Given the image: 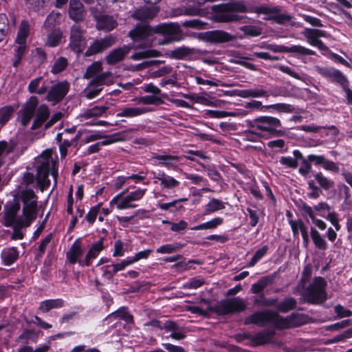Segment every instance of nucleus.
I'll list each match as a JSON object with an SVG mask.
<instances>
[{"label": "nucleus", "instance_id": "40", "mask_svg": "<svg viewBox=\"0 0 352 352\" xmlns=\"http://www.w3.org/2000/svg\"><path fill=\"white\" fill-rule=\"evenodd\" d=\"M109 109V107L106 105L98 106L96 105L90 109H86L82 114L81 118L89 119L94 117H100L103 116Z\"/></svg>", "mask_w": 352, "mask_h": 352}, {"label": "nucleus", "instance_id": "28", "mask_svg": "<svg viewBox=\"0 0 352 352\" xmlns=\"http://www.w3.org/2000/svg\"><path fill=\"white\" fill-rule=\"evenodd\" d=\"M188 200L186 197L174 199L172 201L167 203H158L157 207L162 210H168L171 213H176L185 210V208L182 204V202H186Z\"/></svg>", "mask_w": 352, "mask_h": 352}, {"label": "nucleus", "instance_id": "62", "mask_svg": "<svg viewBox=\"0 0 352 352\" xmlns=\"http://www.w3.org/2000/svg\"><path fill=\"white\" fill-rule=\"evenodd\" d=\"M206 23L202 21L194 19L190 20H186L182 22V25L187 28H193L197 30H202L205 28Z\"/></svg>", "mask_w": 352, "mask_h": 352}, {"label": "nucleus", "instance_id": "23", "mask_svg": "<svg viewBox=\"0 0 352 352\" xmlns=\"http://www.w3.org/2000/svg\"><path fill=\"white\" fill-rule=\"evenodd\" d=\"M122 140L123 139L120 138V134L119 133L109 135V136L107 137V140L98 142L88 146L86 151L85 152V155H89L98 153L101 149V146H107L122 141Z\"/></svg>", "mask_w": 352, "mask_h": 352}, {"label": "nucleus", "instance_id": "54", "mask_svg": "<svg viewBox=\"0 0 352 352\" xmlns=\"http://www.w3.org/2000/svg\"><path fill=\"white\" fill-rule=\"evenodd\" d=\"M288 53H295L302 56L316 55V52L300 45H293L289 47Z\"/></svg>", "mask_w": 352, "mask_h": 352}, {"label": "nucleus", "instance_id": "10", "mask_svg": "<svg viewBox=\"0 0 352 352\" xmlns=\"http://www.w3.org/2000/svg\"><path fill=\"white\" fill-rule=\"evenodd\" d=\"M39 101L36 96H32L22 106L19 112L21 124L23 126H27L33 118Z\"/></svg>", "mask_w": 352, "mask_h": 352}, {"label": "nucleus", "instance_id": "13", "mask_svg": "<svg viewBox=\"0 0 352 352\" xmlns=\"http://www.w3.org/2000/svg\"><path fill=\"white\" fill-rule=\"evenodd\" d=\"M85 250L82 248V241L78 238L74 241L69 250L66 252V258L72 265L78 263L80 267H86L84 263V259L81 258Z\"/></svg>", "mask_w": 352, "mask_h": 352}, {"label": "nucleus", "instance_id": "22", "mask_svg": "<svg viewBox=\"0 0 352 352\" xmlns=\"http://www.w3.org/2000/svg\"><path fill=\"white\" fill-rule=\"evenodd\" d=\"M318 72L323 77L330 79L333 82L340 84V86L347 80L342 72L333 67H320L318 68Z\"/></svg>", "mask_w": 352, "mask_h": 352}, {"label": "nucleus", "instance_id": "15", "mask_svg": "<svg viewBox=\"0 0 352 352\" xmlns=\"http://www.w3.org/2000/svg\"><path fill=\"white\" fill-rule=\"evenodd\" d=\"M160 11L157 6H143L135 9L131 14V17L142 22H146L154 19Z\"/></svg>", "mask_w": 352, "mask_h": 352}, {"label": "nucleus", "instance_id": "33", "mask_svg": "<svg viewBox=\"0 0 352 352\" xmlns=\"http://www.w3.org/2000/svg\"><path fill=\"white\" fill-rule=\"evenodd\" d=\"M63 32L60 28H54L52 31L47 35L45 43V46L49 47H56L61 43L63 38Z\"/></svg>", "mask_w": 352, "mask_h": 352}, {"label": "nucleus", "instance_id": "34", "mask_svg": "<svg viewBox=\"0 0 352 352\" xmlns=\"http://www.w3.org/2000/svg\"><path fill=\"white\" fill-rule=\"evenodd\" d=\"M19 257V252L16 247H12L2 252L3 263L6 266H10L15 263Z\"/></svg>", "mask_w": 352, "mask_h": 352}, {"label": "nucleus", "instance_id": "49", "mask_svg": "<svg viewBox=\"0 0 352 352\" xmlns=\"http://www.w3.org/2000/svg\"><path fill=\"white\" fill-rule=\"evenodd\" d=\"M102 69V63L100 61H95L89 65L84 74V78L90 79L94 78Z\"/></svg>", "mask_w": 352, "mask_h": 352}, {"label": "nucleus", "instance_id": "61", "mask_svg": "<svg viewBox=\"0 0 352 352\" xmlns=\"http://www.w3.org/2000/svg\"><path fill=\"white\" fill-rule=\"evenodd\" d=\"M50 0H25V3L30 10L38 12L43 8Z\"/></svg>", "mask_w": 352, "mask_h": 352}, {"label": "nucleus", "instance_id": "44", "mask_svg": "<svg viewBox=\"0 0 352 352\" xmlns=\"http://www.w3.org/2000/svg\"><path fill=\"white\" fill-rule=\"evenodd\" d=\"M239 96L243 98L267 97L268 92L263 89H249L239 91Z\"/></svg>", "mask_w": 352, "mask_h": 352}, {"label": "nucleus", "instance_id": "58", "mask_svg": "<svg viewBox=\"0 0 352 352\" xmlns=\"http://www.w3.org/2000/svg\"><path fill=\"white\" fill-rule=\"evenodd\" d=\"M190 264L201 265L203 261L198 259H190L187 262L182 261L175 263L172 267L179 269L180 272H185L191 268Z\"/></svg>", "mask_w": 352, "mask_h": 352}, {"label": "nucleus", "instance_id": "57", "mask_svg": "<svg viewBox=\"0 0 352 352\" xmlns=\"http://www.w3.org/2000/svg\"><path fill=\"white\" fill-rule=\"evenodd\" d=\"M269 248L267 245H263L261 248L258 249L251 260L248 263L249 267L254 266L260 260H261L267 253Z\"/></svg>", "mask_w": 352, "mask_h": 352}, {"label": "nucleus", "instance_id": "37", "mask_svg": "<svg viewBox=\"0 0 352 352\" xmlns=\"http://www.w3.org/2000/svg\"><path fill=\"white\" fill-rule=\"evenodd\" d=\"M313 176L322 190L327 191L335 186L334 181L324 176L322 172H314Z\"/></svg>", "mask_w": 352, "mask_h": 352}, {"label": "nucleus", "instance_id": "24", "mask_svg": "<svg viewBox=\"0 0 352 352\" xmlns=\"http://www.w3.org/2000/svg\"><path fill=\"white\" fill-rule=\"evenodd\" d=\"M264 8H268L270 10H272V12H268L266 14L269 15L267 16H265L263 18L265 21H273L276 22L278 24L283 25L286 23L289 22L292 17L290 14H281L280 8L279 6H275V7H269L267 6H263Z\"/></svg>", "mask_w": 352, "mask_h": 352}, {"label": "nucleus", "instance_id": "59", "mask_svg": "<svg viewBox=\"0 0 352 352\" xmlns=\"http://www.w3.org/2000/svg\"><path fill=\"white\" fill-rule=\"evenodd\" d=\"M277 302V298H267L265 296V294L262 293L259 298H256L254 300V304L255 305H261L264 307H271L274 306L276 307V304Z\"/></svg>", "mask_w": 352, "mask_h": 352}, {"label": "nucleus", "instance_id": "39", "mask_svg": "<svg viewBox=\"0 0 352 352\" xmlns=\"http://www.w3.org/2000/svg\"><path fill=\"white\" fill-rule=\"evenodd\" d=\"M226 208L225 203L216 198H212L205 206L204 215H209L212 213L223 210Z\"/></svg>", "mask_w": 352, "mask_h": 352}, {"label": "nucleus", "instance_id": "53", "mask_svg": "<svg viewBox=\"0 0 352 352\" xmlns=\"http://www.w3.org/2000/svg\"><path fill=\"white\" fill-rule=\"evenodd\" d=\"M135 100L144 104H161L163 103L162 98L154 95L138 97Z\"/></svg>", "mask_w": 352, "mask_h": 352}, {"label": "nucleus", "instance_id": "21", "mask_svg": "<svg viewBox=\"0 0 352 352\" xmlns=\"http://www.w3.org/2000/svg\"><path fill=\"white\" fill-rule=\"evenodd\" d=\"M153 178L160 182V185L163 189L167 190H175L180 185V182L178 180L163 171H159L158 173L153 172Z\"/></svg>", "mask_w": 352, "mask_h": 352}, {"label": "nucleus", "instance_id": "35", "mask_svg": "<svg viewBox=\"0 0 352 352\" xmlns=\"http://www.w3.org/2000/svg\"><path fill=\"white\" fill-rule=\"evenodd\" d=\"M193 53V50L187 46H182L170 51L169 58L175 60H184Z\"/></svg>", "mask_w": 352, "mask_h": 352}, {"label": "nucleus", "instance_id": "4", "mask_svg": "<svg viewBox=\"0 0 352 352\" xmlns=\"http://www.w3.org/2000/svg\"><path fill=\"white\" fill-rule=\"evenodd\" d=\"M246 307L244 300L238 296L223 299L213 306L209 305L206 309L198 306H188L186 310L192 314L204 317H208L210 313H214L217 316H223L243 312Z\"/></svg>", "mask_w": 352, "mask_h": 352}, {"label": "nucleus", "instance_id": "48", "mask_svg": "<svg viewBox=\"0 0 352 352\" xmlns=\"http://www.w3.org/2000/svg\"><path fill=\"white\" fill-rule=\"evenodd\" d=\"M184 246L185 244L180 243L165 244L157 248L156 252L159 254H172Z\"/></svg>", "mask_w": 352, "mask_h": 352}, {"label": "nucleus", "instance_id": "30", "mask_svg": "<svg viewBox=\"0 0 352 352\" xmlns=\"http://www.w3.org/2000/svg\"><path fill=\"white\" fill-rule=\"evenodd\" d=\"M65 301L62 298L47 299L40 302L38 310L43 314L54 309H60L65 306Z\"/></svg>", "mask_w": 352, "mask_h": 352}, {"label": "nucleus", "instance_id": "17", "mask_svg": "<svg viewBox=\"0 0 352 352\" xmlns=\"http://www.w3.org/2000/svg\"><path fill=\"white\" fill-rule=\"evenodd\" d=\"M154 27L149 25L138 24L133 29L129 31L128 36L134 42L147 39L154 34Z\"/></svg>", "mask_w": 352, "mask_h": 352}, {"label": "nucleus", "instance_id": "2", "mask_svg": "<svg viewBox=\"0 0 352 352\" xmlns=\"http://www.w3.org/2000/svg\"><path fill=\"white\" fill-rule=\"evenodd\" d=\"M249 128L246 133L256 138H280L287 135L280 120L270 116H260L252 120H245Z\"/></svg>", "mask_w": 352, "mask_h": 352}, {"label": "nucleus", "instance_id": "42", "mask_svg": "<svg viewBox=\"0 0 352 352\" xmlns=\"http://www.w3.org/2000/svg\"><path fill=\"white\" fill-rule=\"evenodd\" d=\"M310 236L315 247L320 250H326L328 248V244L324 239L320 235L319 232L314 228L311 227Z\"/></svg>", "mask_w": 352, "mask_h": 352}, {"label": "nucleus", "instance_id": "64", "mask_svg": "<svg viewBox=\"0 0 352 352\" xmlns=\"http://www.w3.org/2000/svg\"><path fill=\"white\" fill-rule=\"evenodd\" d=\"M205 284L204 278H192L188 282L184 283L181 287L182 289H198Z\"/></svg>", "mask_w": 352, "mask_h": 352}, {"label": "nucleus", "instance_id": "29", "mask_svg": "<svg viewBox=\"0 0 352 352\" xmlns=\"http://www.w3.org/2000/svg\"><path fill=\"white\" fill-rule=\"evenodd\" d=\"M276 276V273L261 277L256 283L252 285L251 292L255 294H261L264 289L272 285Z\"/></svg>", "mask_w": 352, "mask_h": 352}, {"label": "nucleus", "instance_id": "12", "mask_svg": "<svg viewBox=\"0 0 352 352\" xmlns=\"http://www.w3.org/2000/svg\"><path fill=\"white\" fill-rule=\"evenodd\" d=\"M198 38L208 43L218 44L229 42L234 37L227 32L216 30L199 33Z\"/></svg>", "mask_w": 352, "mask_h": 352}, {"label": "nucleus", "instance_id": "8", "mask_svg": "<svg viewBox=\"0 0 352 352\" xmlns=\"http://www.w3.org/2000/svg\"><path fill=\"white\" fill-rule=\"evenodd\" d=\"M85 33V30L79 24H74L70 28L69 47L77 54L82 53L86 47Z\"/></svg>", "mask_w": 352, "mask_h": 352}, {"label": "nucleus", "instance_id": "47", "mask_svg": "<svg viewBox=\"0 0 352 352\" xmlns=\"http://www.w3.org/2000/svg\"><path fill=\"white\" fill-rule=\"evenodd\" d=\"M53 239V233H49L45 237L41 240L36 250L34 256L35 260H40L45 253L47 246L50 243Z\"/></svg>", "mask_w": 352, "mask_h": 352}, {"label": "nucleus", "instance_id": "11", "mask_svg": "<svg viewBox=\"0 0 352 352\" xmlns=\"http://www.w3.org/2000/svg\"><path fill=\"white\" fill-rule=\"evenodd\" d=\"M70 85L67 80L58 82L52 86L46 96V100L56 104L60 102L69 91Z\"/></svg>", "mask_w": 352, "mask_h": 352}, {"label": "nucleus", "instance_id": "51", "mask_svg": "<svg viewBox=\"0 0 352 352\" xmlns=\"http://www.w3.org/2000/svg\"><path fill=\"white\" fill-rule=\"evenodd\" d=\"M312 266L311 264H307L304 267L298 283V287H300L302 289L305 288L306 284L310 280L312 275Z\"/></svg>", "mask_w": 352, "mask_h": 352}, {"label": "nucleus", "instance_id": "20", "mask_svg": "<svg viewBox=\"0 0 352 352\" xmlns=\"http://www.w3.org/2000/svg\"><path fill=\"white\" fill-rule=\"evenodd\" d=\"M35 118L32 124L31 129L36 130L47 122L50 116V109L45 104H41L35 111Z\"/></svg>", "mask_w": 352, "mask_h": 352}, {"label": "nucleus", "instance_id": "32", "mask_svg": "<svg viewBox=\"0 0 352 352\" xmlns=\"http://www.w3.org/2000/svg\"><path fill=\"white\" fill-rule=\"evenodd\" d=\"M30 30L29 22L26 20H23L19 25L14 43L16 44H27V38L30 34Z\"/></svg>", "mask_w": 352, "mask_h": 352}, {"label": "nucleus", "instance_id": "16", "mask_svg": "<svg viewBox=\"0 0 352 352\" xmlns=\"http://www.w3.org/2000/svg\"><path fill=\"white\" fill-rule=\"evenodd\" d=\"M96 28L99 31L111 32L118 26V22L111 15L99 13L94 16Z\"/></svg>", "mask_w": 352, "mask_h": 352}, {"label": "nucleus", "instance_id": "7", "mask_svg": "<svg viewBox=\"0 0 352 352\" xmlns=\"http://www.w3.org/2000/svg\"><path fill=\"white\" fill-rule=\"evenodd\" d=\"M147 189L138 188L135 190L126 195L122 200L119 199L122 193H118L114 196L110 201V206L116 205L118 210H124L128 208H134L137 207L136 204H132L133 201H137L142 199L144 196Z\"/></svg>", "mask_w": 352, "mask_h": 352}, {"label": "nucleus", "instance_id": "38", "mask_svg": "<svg viewBox=\"0 0 352 352\" xmlns=\"http://www.w3.org/2000/svg\"><path fill=\"white\" fill-rule=\"evenodd\" d=\"M19 104L6 105L0 108V124L5 125L12 117Z\"/></svg>", "mask_w": 352, "mask_h": 352}, {"label": "nucleus", "instance_id": "46", "mask_svg": "<svg viewBox=\"0 0 352 352\" xmlns=\"http://www.w3.org/2000/svg\"><path fill=\"white\" fill-rule=\"evenodd\" d=\"M223 221L224 220L222 217H217L208 221L195 226L192 228V230H201L207 229H214L217 228L219 226L222 225L223 223Z\"/></svg>", "mask_w": 352, "mask_h": 352}, {"label": "nucleus", "instance_id": "52", "mask_svg": "<svg viewBox=\"0 0 352 352\" xmlns=\"http://www.w3.org/2000/svg\"><path fill=\"white\" fill-rule=\"evenodd\" d=\"M239 30L244 33L245 36L250 37L258 36L262 33L261 28L252 25L241 26Z\"/></svg>", "mask_w": 352, "mask_h": 352}, {"label": "nucleus", "instance_id": "6", "mask_svg": "<svg viewBox=\"0 0 352 352\" xmlns=\"http://www.w3.org/2000/svg\"><path fill=\"white\" fill-rule=\"evenodd\" d=\"M153 27L154 34H162L164 36L162 42L164 44L183 39L182 31L178 23H162Z\"/></svg>", "mask_w": 352, "mask_h": 352}, {"label": "nucleus", "instance_id": "25", "mask_svg": "<svg viewBox=\"0 0 352 352\" xmlns=\"http://www.w3.org/2000/svg\"><path fill=\"white\" fill-rule=\"evenodd\" d=\"M104 240L103 237H100L97 242L91 245L84 258L86 267H89L92 263V260L97 258L104 249Z\"/></svg>", "mask_w": 352, "mask_h": 352}, {"label": "nucleus", "instance_id": "3", "mask_svg": "<svg viewBox=\"0 0 352 352\" xmlns=\"http://www.w3.org/2000/svg\"><path fill=\"white\" fill-rule=\"evenodd\" d=\"M214 17L215 21L221 23H228L239 21L243 19L247 18L246 16H239V14H235V12H249L260 14H267L268 12H272V10L264 8L262 6L248 8L242 2H234L222 3L216 6L214 8Z\"/></svg>", "mask_w": 352, "mask_h": 352}, {"label": "nucleus", "instance_id": "18", "mask_svg": "<svg viewBox=\"0 0 352 352\" xmlns=\"http://www.w3.org/2000/svg\"><path fill=\"white\" fill-rule=\"evenodd\" d=\"M68 14L69 18L76 23V24L84 21L86 11L80 0H70Z\"/></svg>", "mask_w": 352, "mask_h": 352}, {"label": "nucleus", "instance_id": "55", "mask_svg": "<svg viewBox=\"0 0 352 352\" xmlns=\"http://www.w3.org/2000/svg\"><path fill=\"white\" fill-rule=\"evenodd\" d=\"M45 169V172L42 175V179L45 180L47 178L48 175L51 174L55 181V183H56L58 175L57 162L56 161H52L51 164H48L46 165Z\"/></svg>", "mask_w": 352, "mask_h": 352}, {"label": "nucleus", "instance_id": "63", "mask_svg": "<svg viewBox=\"0 0 352 352\" xmlns=\"http://www.w3.org/2000/svg\"><path fill=\"white\" fill-rule=\"evenodd\" d=\"M102 205V203L100 202L96 206L91 207L88 213L86 214L85 219L89 224H93L96 221L97 215L100 212Z\"/></svg>", "mask_w": 352, "mask_h": 352}, {"label": "nucleus", "instance_id": "36", "mask_svg": "<svg viewBox=\"0 0 352 352\" xmlns=\"http://www.w3.org/2000/svg\"><path fill=\"white\" fill-rule=\"evenodd\" d=\"M146 326L157 328L160 330H175L176 322L170 320H165L164 322L157 320L152 319L145 323Z\"/></svg>", "mask_w": 352, "mask_h": 352}, {"label": "nucleus", "instance_id": "14", "mask_svg": "<svg viewBox=\"0 0 352 352\" xmlns=\"http://www.w3.org/2000/svg\"><path fill=\"white\" fill-rule=\"evenodd\" d=\"M275 329L261 331L254 335L245 333L243 334V337L244 339L250 340L252 346H263L271 343L276 334Z\"/></svg>", "mask_w": 352, "mask_h": 352}, {"label": "nucleus", "instance_id": "60", "mask_svg": "<svg viewBox=\"0 0 352 352\" xmlns=\"http://www.w3.org/2000/svg\"><path fill=\"white\" fill-rule=\"evenodd\" d=\"M102 272V276L104 279L111 281L112 280L113 276L116 274V271L113 267V263L111 262V264L104 265L100 268Z\"/></svg>", "mask_w": 352, "mask_h": 352}, {"label": "nucleus", "instance_id": "43", "mask_svg": "<svg viewBox=\"0 0 352 352\" xmlns=\"http://www.w3.org/2000/svg\"><path fill=\"white\" fill-rule=\"evenodd\" d=\"M148 112L144 107H126L116 114V117L133 118Z\"/></svg>", "mask_w": 352, "mask_h": 352}, {"label": "nucleus", "instance_id": "56", "mask_svg": "<svg viewBox=\"0 0 352 352\" xmlns=\"http://www.w3.org/2000/svg\"><path fill=\"white\" fill-rule=\"evenodd\" d=\"M23 217H35L37 216V201L23 204L22 210Z\"/></svg>", "mask_w": 352, "mask_h": 352}, {"label": "nucleus", "instance_id": "31", "mask_svg": "<svg viewBox=\"0 0 352 352\" xmlns=\"http://www.w3.org/2000/svg\"><path fill=\"white\" fill-rule=\"evenodd\" d=\"M111 318L122 320L127 324H132L134 322L133 315L129 313L128 307L125 306L121 307L116 311L110 314L106 318V320H110Z\"/></svg>", "mask_w": 352, "mask_h": 352}, {"label": "nucleus", "instance_id": "50", "mask_svg": "<svg viewBox=\"0 0 352 352\" xmlns=\"http://www.w3.org/2000/svg\"><path fill=\"white\" fill-rule=\"evenodd\" d=\"M68 66L67 59L65 57H58L54 62L51 69V73L58 74L63 72Z\"/></svg>", "mask_w": 352, "mask_h": 352}, {"label": "nucleus", "instance_id": "5", "mask_svg": "<svg viewBox=\"0 0 352 352\" xmlns=\"http://www.w3.org/2000/svg\"><path fill=\"white\" fill-rule=\"evenodd\" d=\"M327 282L323 277L315 276L302 295L303 302L309 305H319L324 302L327 300Z\"/></svg>", "mask_w": 352, "mask_h": 352}, {"label": "nucleus", "instance_id": "9", "mask_svg": "<svg viewBox=\"0 0 352 352\" xmlns=\"http://www.w3.org/2000/svg\"><path fill=\"white\" fill-rule=\"evenodd\" d=\"M117 38L112 34H108L103 38L95 39L88 47L84 53V56L89 57L98 54H101L106 50L113 46Z\"/></svg>", "mask_w": 352, "mask_h": 352}, {"label": "nucleus", "instance_id": "26", "mask_svg": "<svg viewBox=\"0 0 352 352\" xmlns=\"http://www.w3.org/2000/svg\"><path fill=\"white\" fill-rule=\"evenodd\" d=\"M21 205L19 202L15 201L10 205H6L4 208V222L3 225L6 227H10L14 225V219H16V214L20 210Z\"/></svg>", "mask_w": 352, "mask_h": 352}, {"label": "nucleus", "instance_id": "1", "mask_svg": "<svg viewBox=\"0 0 352 352\" xmlns=\"http://www.w3.org/2000/svg\"><path fill=\"white\" fill-rule=\"evenodd\" d=\"M275 307L277 311L263 309L254 312L245 318L244 324H254L260 327L272 324L274 329L284 330L296 328L307 323V316L303 314L294 312L286 317L279 314L278 312L287 313L296 309L297 301L294 297H287L280 302L277 301Z\"/></svg>", "mask_w": 352, "mask_h": 352}, {"label": "nucleus", "instance_id": "45", "mask_svg": "<svg viewBox=\"0 0 352 352\" xmlns=\"http://www.w3.org/2000/svg\"><path fill=\"white\" fill-rule=\"evenodd\" d=\"M28 50L27 44H18V46L15 47L14 49V59L12 62V66L15 68H17L21 62L25 54Z\"/></svg>", "mask_w": 352, "mask_h": 352}, {"label": "nucleus", "instance_id": "41", "mask_svg": "<svg viewBox=\"0 0 352 352\" xmlns=\"http://www.w3.org/2000/svg\"><path fill=\"white\" fill-rule=\"evenodd\" d=\"M265 107H266V109L268 111L272 109L278 112L283 113H300V111H302V110L300 109L299 108H296L294 106L286 103H276L270 105H265Z\"/></svg>", "mask_w": 352, "mask_h": 352}, {"label": "nucleus", "instance_id": "19", "mask_svg": "<svg viewBox=\"0 0 352 352\" xmlns=\"http://www.w3.org/2000/svg\"><path fill=\"white\" fill-rule=\"evenodd\" d=\"M131 49L132 46L124 45L122 47L113 50L105 57L107 63L109 65H114L120 63L124 59Z\"/></svg>", "mask_w": 352, "mask_h": 352}, {"label": "nucleus", "instance_id": "27", "mask_svg": "<svg viewBox=\"0 0 352 352\" xmlns=\"http://www.w3.org/2000/svg\"><path fill=\"white\" fill-rule=\"evenodd\" d=\"M152 160L159 161L155 164V165L174 168L177 167V163L179 162L180 157L177 155L154 154Z\"/></svg>", "mask_w": 352, "mask_h": 352}]
</instances>
